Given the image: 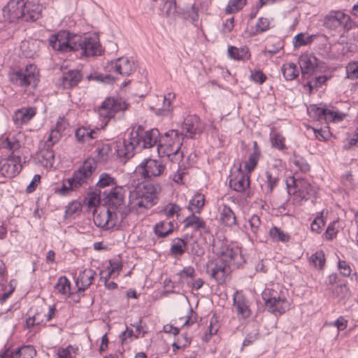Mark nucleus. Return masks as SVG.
Returning a JSON list of instances; mask_svg holds the SVG:
<instances>
[{
    "mask_svg": "<svg viewBox=\"0 0 358 358\" xmlns=\"http://www.w3.org/2000/svg\"><path fill=\"white\" fill-rule=\"evenodd\" d=\"M247 3V0H229L227 6L225 8L227 14H234L238 13Z\"/></svg>",
    "mask_w": 358,
    "mask_h": 358,
    "instance_id": "obj_45",
    "label": "nucleus"
},
{
    "mask_svg": "<svg viewBox=\"0 0 358 358\" xmlns=\"http://www.w3.org/2000/svg\"><path fill=\"white\" fill-rule=\"evenodd\" d=\"M301 76L304 79H308L315 73L318 66V59L313 54H302L299 58Z\"/></svg>",
    "mask_w": 358,
    "mask_h": 358,
    "instance_id": "obj_21",
    "label": "nucleus"
},
{
    "mask_svg": "<svg viewBox=\"0 0 358 358\" xmlns=\"http://www.w3.org/2000/svg\"><path fill=\"white\" fill-rule=\"evenodd\" d=\"M229 57L235 60H248L250 57V53L248 48L243 47L238 48L234 46H231L228 48Z\"/></svg>",
    "mask_w": 358,
    "mask_h": 358,
    "instance_id": "obj_36",
    "label": "nucleus"
},
{
    "mask_svg": "<svg viewBox=\"0 0 358 358\" xmlns=\"http://www.w3.org/2000/svg\"><path fill=\"white\" fill-rule=\"evenodd\" d=\"M269 235L273 241L286 243L289 241L290 236L281 229L273 227L269 231Z\"/></svg>",
    "mask_w": 358,
    "mask_h": 358,
    "instance_id": "obj_42",
    "label": "nucleus"
},
{
    "mask_svg": "<svg viewBox=\"0 0 358 358\" xmlns=\"http://www.w3.org/2000/svg\"><path fill=\"white\" fill-rule=\"evenodd\" d=\"M233 303L239 320H245L250 317V301L241 292L236 291L234 294Z\"/></svg>",
    "mask_w": 358,
    "mask_h": 358,
    "instance_id": "obj_22",
    "label": "nucleus"
},
{
    "mask_svg": "<svg viewBox=\"0 0 358 358\" xmlns=\"http://www.w3.org/2000/svg\"><path fill=\"white\" fill-rule=\"evenodd\" d=\"M315 136L319 141H327L331 136L328 127L324 129H313Z\"/></svg>",
    "mask_w": 358,
    "mask_h": 358,
    "instance_id": "obj_62",
    "label": "nucleus"
},
{
    "mask_svg": "<svg viewBox=\"0 0 358 358\" xmlns=\"http://www.w3.org/2000/svg\"><path fill=\"white\" fill-rule=\"evenodd\" d=\"M110 210L111 209L103 208L100 210H95L94 213V222L98 227L105 230L110 229Z\"/></svg>",
    "mask_w": 358,
    "mask_h": 358,
    "instance_id": "obj_31",
    "label": "nucleus"
},
{
    "mask_svg": "<svg viewBox=\"0 0 358 358\" xmlns=\"http://www.w3.org/2000/svg\"><path fill=\"white\" fill-rule=\"evenodd\" d=\"M220 254L222 257L220 259L208 262L206 273L218 284H222L231 271L230 267L240 268L245 263V260L239 248L227 245H222Z\"/></svg>",
    "mask_w": 358,
    "mask_h": 358,
    "instance_id": "obj_2",
    "label": "nucleus"
},
{
    "mask_svg": "<svg viewBox=\"0 0 358 358\" xmlns=\"http://www.w3.org/2000/svg\"><path fill=\"white\" fill-rule=\"evenodd\" d=\"M292 163L302 173H307L310 171V166L307 161L302 157L295 156L292 159Z\"/></svg>",
    "mask_w": 358,
    "mask_h": 358,
    "instance_id": "obj_50",
    "label": "nucleus"
},
{
    "mask_svg": "<svg viewBox=\"0 0 358 358\" xmlns=\"http://www.w3.org/2000/svg\"><path fill=\"white\" fill-rule=\"evenodd\" d=\"M309 115L320 122H324L325 123L329 122H339L342 121L345 114L336 110L333 106L318 107L315 105H312L308 108Z\"/></svg>",
    "mask_w": 358,
    "mask_h": 358,
    "instance_id": "obj_13",
    "label": "nucleus"
},
{
    "mask_svg": "<svg viewBox=\"0 0 358 358\" xmlns=\"http://www.w3.org/2000/svg\"><path fill=\"white\" fill-rule=\"evenodd\" d=\"M200 119L197 115H189L185 118L182 129L186 132L184 137L187 136L189 138H194L196 134L200 131Z\"/></svg>",
    "mask_w": 358,
    "mask_h": 358,
    "instance_id": "obj_26",
    "label": "nucleus"
},
{
    "mask_svg": "<svg viewBox=\"0 0 358 358\" xmlns=\"http://www.w3.org/2000/svg\"><path fill=\"white\" fill-rule=\"evenodd\" d=\"M324 224L325 222L323 217L322 215L317 216L310 224L311 231L317 234H320Z\"/></svg>",
    "mask_w": 358,
    "mask_h": 358,
    "instance_id": "obj_58",
    "label": "nucleus"
},
{
    "mask_svg": "<svg viewBox=\"0 0 358 358\" xmlns=\"http://www.w3.org/2000/svg\"><path fill=\"white\" fill-rule=\"evenodd\" d=\"M181 210L180 207L176 204V203H169L167 204L164 209L162 210V212L164 213V215L170 218L173 217L175 215L178 217L180 211Z\"/></svg>",
    "mask_w": 358,
    "mask_h": 358,
    "instance_id": "obj_51",
    "label": "nucleus"
},
{
    "mask_svg": "<svg viewBox=\"0 0 358 358\" xmlns=\"http://www.w3.org/2000/svg\"><path fill=\"white\" fill-rule=\"evenodd\" d=\"M282 174V168L275 164L268 167L265 173L259 177L258 181L261 190L266 196H271L279 185Z\"/></svg>",
    "mask_w": 358,
    "mask_h": 358,
    "instance_id": "obj_12",
    "label": "nucleus"
},
{
    "mask_svg": "<svg viewBox=\"0 0 358 358\" xmlns=\"http://www.w3.org/2000/svg\"><path fill=\"white\" fill-rule=\"evenodd\" d=\"M353 146H358V129H356L354 134L350 136L345 142L343 148L349 150Z\"/></svg>",
    "mask_w": 358,
    "mask_h": 358,
    "instance_id": "obj_61",
    "label": "nucleus"
},
{
    "mask_svg": "<svg viewBox=\"0 0 358 358\" xmlns=\"http://www.w3.org/2000/svg\"><path fill=\"white\" fill-rule=\"evenodd\" d=\"M250 173H245L240 165L229 176V187L234 191L243 192L250 186Z\"/></svg>",
    "mask_w": 358,
    "mask_h": 358,
    "instance_id": "obj_17",
    "label": "nucleus"
},
{
    "mask_svg": "<svg viewBox=\"0 0 358 358\" xmlns=\"http://www.w3.org/2000/svg\"><path fill=\"white\" fill-rule=\"evenodd\" d=\"M115 184V179L107 173H102L99 176V180L96 183L99 188L112 186Z\"/></svg>",
    "mask_w": 358,
    "mask_h": 358,
    "instance_id": "obj_49",
    "label": "nucleus"
},
{
    "mask_svg": "<svg viewBox=\"0 0 358 358\" xmlns=\"http://www.w3.org/2000/svg\"><path fill=\"white\" fill-rule=\"evenodd\" d=\"M250 79L259 85H262L266 80V76L260 70H253L250 71Z\"/></svg>",
    "mask_w": 358,
    "mask_h": 358,
    "instance_id": "obj_56",
    "label": "nucleus"
},
{
    "mask_svg": "<svg viewBox=\"0 0 358 358\" xmlns=\"http://www.w3.org/2000/svg\"><path fill=\"white\" fill-rule=\"evenodd\" d=\"M296 189H297L303 199L308 200L310 196L315 194L313 187L307 182L304 180H296L294 177L292 178Z\"/></svg>",
    "mask_w": 358,
    "mask_h": 358,
    "instance_id": "obj_35",
    "label": "nucleus"
},
{
    "mask_svg": "<svg viewBox=\"0 0 358 358\" xmlns=\"http://www.w3.org/2000/svg\"><path fill=\"white\" fill-rule=\"evenodd\" d=\"M281 71L286 80H293L299 75V71L297 69L294 63H286L282 66Z\"/></svg>",
    "mask_w": 358,
    "mask_h": 358,
    "instance_id": "obj_39",
    "label": "nucleus"
},
{
    "mask_svg": "<svg viewBox=\"0 0 358 358\" xmlns=\"http://www.w3.org/2000/svg\"><path fill=\"white\" fill-rule=\"evenodd\" d=\"M186 242L182 238L175 239L171 246V252L174 257L182 255L185 251Z\"/></svg>",
    "mask_w": 358,
    "mask_h": 358,
    "instance_id": "obj_44",
    "label": "nucleus"
},
{
    "mask_svg": "<svg viewBox=\"0 0 358 358\" xmlns=\"http://www.w3.org/2000/svg\"><path fill=\"white\" fill-rule=\"evenodd\" d=\"M347 78L351 80L358 78V62L349 63L346 66Z\"/></svg>",
    "mask_w": 358,
    "mask_h": 358,
    "instance_id": "obj_54",
    "label": "nucleus"
},
{
    "mask_svg": "<svg viewBox=\"0 0 358 358\" xmlns=\"http://www.w3.org/2000/svg\"><path fill=\"white\" fill-rule=\"evenodd\" d=\"M36 350L32 345H24L11 352H4L0 358H34Z\"/></svg>",
    "mask_w": 358,
    "mask_h": 358,
    "instance_id": "obj_29",
    "label": "nucleus"
},
{
    "mask_svg": "<svg viewBox=\"0 0 358 358\" xmlns=\"http://www.w3.org/2000/svg\"><path fill=\"white\" fill-rule=\"evenodd\" d=\"M82 78L83 75L79 70H68L63 73L61 84L64 89H71L77 86Z\"/></svg>",
    "mask_w": 358,
    "mask_h": 358,
    "instance_id": "obj_27",
    "label": "nucleus"
},
{
    "mask_svg": "<svg viewBox=\"0 0 358 358\" xmlns=\"http://www.w3.org/2000/svg\"><path fill=\"white\" fill-rule=\"evenodd\" d=\"M312 36H306L303 34H298L294 36V46L300 47L306 45L312 41Z\"/></svg>",
    "mask_w": 358,
    "mask_h": 358,
    "instance_id": "obj_60",
    "label": "nucleus"
},
{
    "mask_svg": "<svg viewBox=\"0 0 358 358\" xmlns=\"http://www.w3.org/2000/svg\"><path fill=\"white\" fill-rule=\"evenodd\" d=\"M184 134L176 129H171L160 135L157 144V152L160 157L167 156L173 163H179L183 159L181 146L183 144Z\"/></svg>",
    "mask_w": 358,
    "mask_h": 358,
    "instance_id": "obj_4",
    "label": "nucleus"
},
{
    "mask_svg": "<svg viewBox=\"0 0 358 358\" xmlns=\"http://www.w3.org/2000/svg\"><path fill=\"white\" fill-rule=\"evenodd\" d=\"M261 155V150L257 141H254L252 151L249 155L248 159L245 163V169L248 173H251L256 168Z\"/></svg>",
    "mask_w": 358,
    "mask_h": 358,
    "instance_id": "obj_33",
    "label": "nucleus"
},
{
    "mask_svg": "<svg viewBox=\"0 0 358 358\" xmlns=\"http://www.w3.org/2000/svg\"><path fill=\"white\" fill-rule=\"evenodd\" d=\"M136 151H139L137 145L134 144V140L131 134L127 139L119 141L115 145V152L119 158L127 160L135 155Z\"/></svg>",
    "mask_w": 358,
    "mask_h": 358,
    "instance_id": "obj_23",
    "label": "nucleus"
},
{
    "mask_svg": "<svg viewBox=\"0 0 358 358\" xmlns=\"http://www.w3.org/2000/svg\"><path fill=\"white\" fill-rule=\"evenodd\" d=\"M19 142L15 140L14 137L13 138H3L0 141V147L3 148H6L11 151H15L20 148Z\"/></svg>",
    "mask_w": 358,
    "mask_h": 358,
    "instance_id": "obj_48",
    "label": "nucleus"
},
{
    "mask_svg": "<svg viewBox=\"0 0 358 358\" xmlns=\"http://www.w3.org/2000/svg\"><path fill=\"white\" fill-rule=\"evenodd\" d=\"M127 190L123 186H115L108 193L104 192L108 203V208H117L120 207L127 206L125 205L124 199Z\"/></svg>",
    "mask_w": 358,
    "mask_h": 358,
    "instance_id": "obj_19",
    "label": "nucleus"
},
{
    "mask_svg": "<svg viewBox=\"0 0 358 358\" xmlns=\"http://www.w3.org/2000/svg\"><path fill=\"white\" fill-rule=\"evenodd\" d=\"M42 6L34 1L10 0L3 8L4 20L14 22L18 20L34 22L41 14Z\"/></svg>",
    "mask_w": 358,
    "mask_h": 358,
    "instance_id": "obj_3",
    "label": "nucleus"
},
{
    "mask_svg": "<svg viewBox=\"0 0 358 358\" xmlns=\"http://www.w3.org/2000/svg\"><path fill=\"white\" fill-rule=\"evenodd\" d=\"M310 262L320 269H322L325 264L324 253L322 250H318L313 254L310 257Z\"/></svg>",
    "mask_w": 358,
    "mask_h": 358,
    "instance_id": "obj_47",
    "label": "nucleus"
},
{
    "mask_svg": "<svg viewBox=\"0 0 358 358\" xmlns=\"http://www.w3.org/2000/svg\"><path fill=\"white\" fill-rule=\"evenodd\" d=\"M324 27L337 33L348 31L356 27L350 16L343 10H330L324 17Z\"/></svg>",
    "mask_w": 358,
    "mask_h": 358,
    "instance_id": "obj_6",
    "label": "nucleus"
},
{
    "mask_svg": "<svg viewBox=\"0 0 358 358\" xmlns=\"http://www.w3.org/2000/svg\"><path fill=\"white\" fill-rule=\"evenodd\" d=\"M183 223L185 228L191 227L195 231H200L204 233H207L208 231V228L203 220L200 217L195 215L194 213H192V215L187 217L184 220Z\"/></svg>",
    "mask_w": 358,
    "mask_h": 358,
    "instance_id": "obj_32",
    "label": "nucleus"
},
{
    "mask_svg": "<svg viewBox=\"0 0 358 358\" xmlns=\"http://www.w3.org/2000/svg\"><path fill=\"white\" fill-rule=\"evenodd\" d=\"M160 191L159 184L149 182L138 184L134 189L130 190L127 206L113 208L110 210V229L124 227L125 219L131 210L140 213L157 204V194Z\"/></svg>",
    "mask_w": 358,
    "mask_h": 358,
    "instance_id": "obj_1",
    "label": "nucleus"
},
{
    "mask_svg": "<svg viewBox=\"0 0 358 358\" xmlns=\"http://www.w3.org/2000/svg\"><path fill=\"white\" fill-rule=\"evenodd\" d=\"M217 318L214 316L210 319V322L208 328V331L204 335V339L208 341L210 339L211 336L217 333L218 331V326L216 324Z\"/></svg>",
    "mask_w": 358,
    "mask_h": 358,
    "instance_id": "obj_55",
    "label": "nucleus"
},
{
    "mask_svg": "<svg viewBox=\"0 0 358 358\" xmlns=\"http://www.w3.org/2000/svg\"><path fill=\"white\" fill-rule=\"evenodd\" d=\"M21 48L23 55L28 58H34L38 52V42L36 41H24L22 43Z\"/></svg>",
    "mask_w": 358,
    "mask_h": 358,
    "instance_id": "obj_38",
    "label": "nucleus"
},
{
    "mask_svg": "<svg viewBox=\"0 0 358 358\" xmlns=\"http://www.w3.org/2000/svg\"><path fill=\"white\" fill-rule=\"evenodd\" d=\"M205 204V196L202 194H196L189 201V209L192 213H200Z\"/></svg>",
    "mask_w": 358,
    "mask_h": 358,
    "instance_id": "obj_41",
    "label": "nucleus"
},
{
    "mask_svg": "<svg viewBox=\"0 0 358 358\" xmlns=\"http://www.w3.org/2000/svg\"><path fill=\"white\" fill-rule=\"evenodd\" d=\"M262 296L267 310L275 315H280L289 308L287 300L285 297H281L275 290L266 289Z\"/></svg>",
    "mask_w": 358,
    "mask_h": 358,
    "instance_id": "obj_11",
    "label": "nucleus"
},
{
    "mask_svg": "<svg viewBox=\"0 0 358 358\" xmlns=\"http://www.w3.org/2000/svg\"><path fill=\"white\" fill-rule=\"evenodd\" d=\"M338 268L341 275L345 277H350L352 273L350 264L345 260L339 259L338 262Z\"/></svg>",
    "mask_w": 358,
    "mask_h": 358,
    "instance_id": "obj_59",
    "label": "nucleus"
},
{
    "mask_svg": "<svg viewBox=\"0 0 358 358\" xmlns=\"http://www.w3.org/2000/svg\"><path fill=\"white\" fill-rule=\"evenodd\" d=\"M173 222L166 220L156 223L153 227V231L158 238L166 237L173 231Z\"/></svg>",
    "mask_w": 358,
    "mask_h": 358,
    "instance_id": "obj_34",
    "label": "nucleus"
},
{
    "mask_svg": "<svg viewBox=\"0 0 358 358\" xmlns=\"http://www.w3.org/2000/svg\"><path fill=\"white\" fill-rule=\"evenodd\" d=\"M21 169L20 157L10 155L0 161V173L5 178L15 177L20 172Z\"/></svg>",
    "mask_w": 358,
    "mask_h": 358,
    "instance_id": "obj_16",
    "label": "nucleus"
},
{
    "mask_svg": "<svg viewBox=\"0 0 358 358\" xmlns=\"http://www.w3.org/2000/svg\"><path fill=\"white\" fill-rule=\"evenodd\" d=\"M131 136L134 140V144L141 151L143 149H148L157 145L160 138V133L157 129H151L144 130L141 126L136 129H133L131 131Z\"/></svg>",
    "mask_w": 358,
    "mask_h": 358,
    "instance_id": "obj_10",
    "label": "nucleus"
},
{
    "mask_svg": "<svg viewBox=\"0 0 358 358\" xmlns=\"http://www.w3.org/2000/svg\"><path fill=\"white\" fill-rule=\"evenodd\" d=\"M176 95L173 92H169L161 97L159 101L161 103L151 106V110L157 116L166 117L171 114L173 110V101L175 100Z\"/></svg>",
    "mask_w": 358,
    "mask_h": 358,
    "instance_id": "obj_24",
    "label": "nucleus"
},
{
    "mask_svg": "<svg viewBox=\"0 0 358 358\" xmlns=\"http://www.w3.org/2000/svg\"><path fill=\"white\" fill-rule=\"evenodd\" d=\"M108 68L111 73L122 76H129L136 69V65L133 59L126 57H120L110 63Z\"/></svg>",
    "mask_w": 358,
    "mask_h": 358,
    "instance_id": "obj_18",
    "label": "nucleus"
},
{
    "mask_svg": "<svg viewBox=\"0 0 358 358\" xmlns=\"http://www.w3.org/2000/svg\"><path fill=\"white\" fill-rule=\"evenodd\" d=\"M37 108L34 106L22 107L15 110L12 121L16 128L27 125L36 116Z\"/></svg>",
    "mask_w": 358,
    "mask_h": 358,
    "instance_id": "obj_20",
    "label": "nucleus"
},
{
    "mask_svg": "<svg viewBox=\"0 0 358 358\" xmlns=\"http://www.w3.org/2000/svg\"><path fill=\"white\" fill-rule=\"evenodd\" d=\"M95 152L97 160L100 162H106L112 153V148L108 143H102L96 146Z\"/></svg>",
    "mask_w": 358,
    "mask_h": 358,
    "instance_id": "obj_40",
    "label": "nucleus"
},
{
    "mask_svg": "<svg viewBox=\"0 0 358 358\" xmlns=\"http://www.w3.org/2000/svg\"><path fill=\"white\" fill-rule=\"evenodd\" d=\"M270 138L271 145L273 148L279 150L287 149V146L285 145V138L282 136V134L272 131L271 133Z\"/></svg>",
    "mask_w": 358,
    "mask_h": 358,
    "instance_id": "obj_43",
    "label": "nucleus"
},
{
    "mask_svg": "<svg viewBox=\"0 0 358 358\" xmlns=\"http://www.w3.org/2000/svg\"><path fill=\"white\" fill-rule=\"evenodd\" d=\"M129 106V104L122 97H107L98 108L99 115L101 121L104 122L101 128L103 129L110 120L115 117L116 114L127 110Z\"/></svg>",
    "mask_w": 358,
    "mask_h": 358,
    "instance_id": "obj_7",
    "label": "nucleus"
},
{
    "mask_svg": "<svg viewBox=\"0 0 358 358\" xmlns=\"http://www.w3.org/2000/svg\"><path fill=\"white\" fill-rule=\"evenodd\" d=\"M338 221L331 222L325 231L326 238L328 240H332L338 233V229L336 227V225L338 224Z\"/></svg>",
    "mask_w": 358,
    "mask_h": 358,
    "instance_id": "obj_63",
    "label": "nucleus"
},
{
    "mask_svg": "<svg viewBox=\"0 0 358 358\" xmlns=\"http://www.w3.org/2000/svg\"><path fill=\"white\" fill-rule=\"evenodd\" d=\"M9 79L14 85L21 87L24 91L29 89V93H31L39 82L36 66L30 64L24 69L14 70L9 73Z\"/></svg>",
    "mask_w": 358,
    "mask_h": 358,
    "instance_id": "obj_5",
    "label": "nucleus"
},
{
    "mask_svg": "<svg viewBox=\"0 0 358 358\" xmlns=\"http://www.w3.org/2000/svg\"><path fill=\"white\" fill-rule=\"evenodd\" d=\"M76 36L77 35L72 34L67 30H60L49 36V46L58 54L65 55L75 52Z\"/></svg>",
    "mask_w": 358,
    "mask_h": 358,
    "instance_id": "obj_8",
    "label": "nucleus"
},
{
    "mask_svg": "<svg viewBox=\"0 0 358 358\" xmlns=\"http://www.w3.org/2000/svg\"><path fill=\"white\" fill-rule=\"evenodd\" d=\"M96 275V272L91 268H86L81 271L76 280L78 287V292L85 291L92 284Z\"/></svg>",
    "mask_w": 358,
    "mask_h": 358,
    "instance_id": "obj_28",
    "label": "nucleus"
},
{
    "mask_svg": "<svg viewBox=\"0 0 358 358\" xmlns=\"http://www.w3.org/2000/svg\"><path fill=\"white\" fill-rule=\"evenodd\" d=\"M219 220L226 227H232L237 224V218L235 213L226 204H223L220 207Z\"/></svg>",
    "mask_w": 358,
    "mask_h": 358,
    "instance_id": "obj_30",
    "label": "nucleus"
},
{
    "mask_svg": "<svg viewBox=\"0 0 358 358\" xmlns=\"http://www.w3.org/2000/svg\"><path fill=\"white\" fill-rule=\"evenodd\" d=\"M189 3L181 9V13L189 18L193 24H196L199 20V8L196 7L194 0H189Z\"/></svg>",
    "mask_w": 358,
    "mask_h": 358,
    "instance_id": "obj_37",
    "label": "nucleus"
},
{
    "mask_svg": "<svg viewBox=\"0 0 358 358\" xmlns=\"http://www.w3.org/2000/svg\"><path fill=\"white\" fill-rule=\"evenodd\" d=\"M74 189H76V188L74 187V185L69 178L62 184L61 187L57 188L55 192L61 196H66Z\"/></svg>",
    "mask_w": 358,
    "mask_h": 358,
    "instance_id": "obj_52",
    "label": "nucleus"
},
{
    "mask_svg": "<svg viewBox=\"0 0 358 358\" xmlns=\"http://www.w3.org/2000/svg\"><path fill=\"white\" fill-rule=\"evenodd\" d=\"M249 224L250 226L251 231L253 234H257L259 231L261 221L260 218L258 215H253L250 219H249Z\"/></svg>",
    "mask_w": 358,
    "mask_h": 358,
    "instance_id": "obj_64",
    "label": "nucleus"
},
{
    "mask_svg": "<svg viewBox=\"0 0 358 358\" xmlns=\"http://www.w3.org/2000/svg\"><path fill=\"white\" fill-rule=\"evenodd\" d=\"M76 38V51L81 50L82 54L87 57L101 55V48L98 36H80L77 35Z\"/></svg>",
    "mask_w": 358,
    "mask_h": 358,
    "instance_id": "obj_14",
    "label": "nucleus"
},
{
    "mask_svg": "<svg viewBox=\"0 0 358 358\" xmlns=\"http://www.w3.org/2000/svg\"><path fill=\"white\" fill-rule=\"evenodd\" d=\"M96 169V163L94 159L90 158L85 160L83 166L74 171L73 177L70 178L74 185V187L78 189L84 184L87 183L88 180H90Z\"/></svg>",
    "mask_w": 358,
    "mask_h": 358,
    "instance_id": "obj_15",
    "label": "nucleus"
},
{
    "mask_svg": "<svg viewBox=\"0 0 358 358\" xmlns=\"http://www.w3.org/2000/svg\"><path fill=\"white\" fill-rule=\"evenodd\" d=\"M54 287L59 294L66 295L70 290L71 282L66 276H61Z\"/></svg>",
    "mask_w": 358,
    "mask_h": 358,
    "instance_id": "obj_46",
    "label": "nucleus"
},
{
    "mask_svg": "<svg viewBox=\"0 0 358 358\" xmlns=\"http://www.w3.org/2000/svg\"><path fill=\"white\" fill-rule=\"evenodd\" d=\"M69 125L67 121L64 117H59L55 128L50 130L49 136L45 141V146L52 148L57 143L62 137V133L66 129Z\"/></svg>",
    "mask_w": 358,
    "mask_h": 358,
    "instance_id": "obj_25",
    "label": "nucleus"
},
{
    "mask_svg": "<svg viewBox=\"0 0 358 358\" xmlns=\"http://www.w3.org/2000/svg\"><path fill=\"white\" fill-rule=\"evenodd\" d=\"M256 34L263 33L270 28V21L266 17H259L255 26Z\"/></svg>",
    "mask_w": 358,
    "mask_h": 358,
    "instance_id": "obj_57",
    "label": "nucleus"
},
{
    "mask_svg": "<svg viewBox=\"0 0 358 358\" xmlns=\"http://www.w3.org/2000/svg\"><path fill=\"white\" fill-rule=\"evenodd\" d=\"M327 80L326 76H319L308 80L307 85L310 90L320 87Z\"/></svg>",
    "mask_w": 358,
    "mask_h": 358,
    "instance_id": "obj_53",
    "label": "nucleus"
},
{
    "mask_svg": "<svg viewBox=\"0 0 358 358\" xmlns=\"http://www.w3.org/2000/svg\"><path fill=\"white\" fill-rule=\"evenodd\" d=\"M166 166L160 159L146 158L136 167L135 172L145 180H151L162 176Z\"/></svg>",
    "mask_w": 358,
    "mask_h": 358,
    "instance_id": "obj_9",
    "label": "nucleus"
}]
</instances>
